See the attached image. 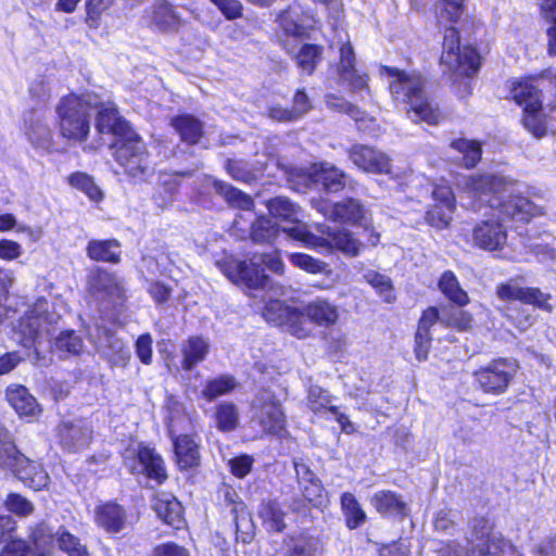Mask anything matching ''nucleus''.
<instances>
[{
    "label": "nucleus",
    "instance_id": "42",
    "mask_svg": "<svg viewBox=\"0 0 556 556\" xmlns=\"http://www.w3.org/2000/svg\"><path fill=\"white\" fill-rule=\"evenodd\" d=\"M340 502L346 527L351 530L359 528L366 521V514L356 497L350 492H344Z\"/></svg>",
    "mask_w": 556,
    "mask_h": 556
},
{
    "label": "nucleus",
    "instance_id": "18",
    "mask_svg": "<svg viewBox=\"0 0 556 556\" xmlns=\"http://www.w3.org/2000/svg\"><path fill=\"white\" fill-rule=\"evenodd\" d=\"M349 159L366 173L390 174V159L383 152L365 144H354L349 150Z\"/></svg>",
    "mask_w": 556,
    "mask_h": 556
},
{
    "label": "nucleus",
    "instance_id": "39",
    "mask_svg": "<svg viewBox=\"0 0 556 556\" xmlns=\"http://www.w3.org/2000/svg\"><path fill=\"white\" fill-rule=\"evenodd\" d=\"M277 23L287 35L302 37L306 34L302 12L298 5H291L287 10L280 12L277 17Z\"/></svg>",
    "mask_w": 556,
    "mask_h": 556
},
{
    "label": "nucleus",
    "instance_id": "29",
    "mask_svg": "<svg viewBox=\"0 0 556 556\" xmlns=\"http://www.w3.org/2000/svg\"><path fill=\"white\" fill-rule=\"evenodd\" d=\"M176 462L181 470H187L200 465V445L188 434L178 435L174 440Z\"/></svg>",
    "mask_w": 556,
    "mask_h": 556
},
{
    "label": "nucleus",
    "instance_id": "12",
    "mask_svg": "<svg viewBox=\"0 0 556 556\" xmlns=\"http://www.w3.org/2000/svg\"><path fill=\"white\" fill-rule=\"evenodd\" d=\"M124 464L132 475H143L157 483L167 479L163 458L149 446L127 448L124 453Z\"/></svg>",
    "mask_w": 556,
    "mask_h": 556
},
{
    "label": "nucleus",
    "instance_id": "4",
    "mask_svg": "<svg viewBox=\"0 0 556 556\" xmlns=\"http://www.w3.org/2000/svg\"><path fill=\"white\" fill-rule=\"evenodd\" d=\"M99 104L101 98L96 93L63 97L56 108L61 135L70 140H86L90 130L91 108Z\"/></svg>",
    "mask_w": 556,
    "mask_h": 556
},
{
    "label": "nucleus",
    "instance_id": "38",
    "mask_svg": "<svg viewBox=\"0 0 556 556\" xmlns=\"http://www.w3.org/2000/svg\"><path fill=\"white\" fill-rule=\"evenodd\" d=\"M439 289L451 302L458 306H465L469 303L467 292L460 287V283L451 270H446L439 279Z\"/></svg>",
    "mask_w": 556,
    "mask_h": 556
},
{
    "label": "nucleus",
    "instance_id": "7",
    "mask_svg": "<svg viewBox=\"0 0 556 556\" xmlns=\"http://www.w3.org/2000/svg\"><path fill=\"white\" fill-rule=\"evenodd\" d=\"M441 65L457 77L475 75L480 65V56L471 46H460L459 33L447 27L443 35Z\"/></svg>",
    "mask_w": 556,
    "mask_h": 556
},
{
    "label": "nucleus",
    "instance_id": "44",
    "mask_svg": "<svg viewBox=\"0 0 556 556\" xmlns=\"http://www.w3.org/2000/svg\"><path fill=\"white\" fill-rule=\"evenodd\" d=\"M83 349L84 341L74 330L60 332L53 343V350L59 353L60 357L78 355Z\"/></svg>",
    "mask_w": 556,
    "mask_h": 556
},
{
    "label": "nucleus",
    "instance_id": "1",
    "mask_svg": "<svg viewBox=\"0 0 556 556\" xmlns=\"http://www.w3.org/2000/svg\"><path fill=\"white\" fill-rule=\"evenodd\" d=\"M458 187L471 201L470 208L479 211L484 204L511 220L525 222L538 214L530 200L519 195L515 180L493 174L469 175L458 181Z\"/></svg>",
    "mask_w": 556,
    "mask_h": 556
},
{
    "label": "nucleus",
    "instance_id": "53",
    "mask_svg": "<svg viewBox=\"0 0 556 556\" xmlns=\"http://www.w3.org/2000/svg\"><path fill=\"white\" fill-rule=\"evenodd\" d=\"M67 180L72 187L84 192L90 200L98 202L102 199L100 188L94 184L92 177L86 173H73Z\"/></svg>",
    "mask_w": 556,
    "mask_h": 556
},
{
    "label": "nucleus",
    "instance_id": "48",
    "mask_svg": "<svg viewBox=\"0 0 556 556\" xmlns=\"http://www.w3.org/2000/svg\"><path fill=\"white\" fill-rule=\"evenodd\" d=\"M258 515L271 531L281 532L286 527L285 513L276 501L262 503Z\"/></svg>",
    "mask_w": 556,
    "mask_h": 556
},
{
    "label": "nucleus",
    "instance_id": "61",
    "mask_svg": "<svg viewBox=\"0 0 556 556\" xmlns=\"http://www.w3.org/2000/svg\"><path fill=\"white\" fill-rule=\"evenodd\" d=\"M114 0H87L86 2V23L89 27H98L100 24L101 15L105 12L112 4Z\"/></svg>",
    "mask_w": 556,
    "mask_h": 556
},
{
    "label": "nucleus",
    "instance_id": "43",
    "mask_svg": "<svg viewBox=\"0 0 556 556\" xmlns=\"http://www.w3.org/2000/svg\"><path fill=\"white\" fill-rule=\"evenodd\" d=\"M213 187L217 193L224 197V199L232 206H237L241 210H251L254 205L252 198L241 190L228 185L220 180H213Z\"/></svg>",
    "mask_w": 556,
    "mask_h": 556
},
{
    "label": "nucleus",
    "instance_id": "19",
    "mask_svg": "<svg viewBox=\"0 0 556 556\" xmlns=\"http://www.w3.org/2000/svg\"><path fill=\"white\" fill-rule=\"evenodd\" d=\"M339 43L340 60L337 65V72L341 80L345 83L353 92L368 89L367 76L358 74L355 68V54L350 40L344 41L340 38Z\"/></svg>",
    "mask_w": 556,
    "mask_h": 556
},
{
    "label": "nucleus",
    "instance_id": "36",
    "mask_svg": "<svg viewBox=\"0 0 556 556\" xmlns=\"http://www.w3.org/2000/svg\"><path fill=\"white\" fill-rule=\"evenodd\" d=\"M321 232L327 233L329 237V244L337 250L341 251L346 256H357L363 249V243L354 237V235L346 229H338L330 231V227H326Z\"/></svg>",
    "mask_w": 556,
    "mask_h": 556
},
{
    "label": "nucleus",
    "instance_id": "14",
    "mask_svg": "<svg viewBox=\"0 0 556 556\" xmlns=\"http://www.w3.org/2000/svg\"><path fill=\"white\" fill-rule=\"evenodd\" d=\"M471 545L468 556H503L509 547L504 538L493 532L486 519H475L471 536L468 540Z\"/></svg>",
    "mask_w": 556,
    "mask_h": 556
},
{
    "label": "nucleus",
    "instance_id": "5",
    "mask_svg": "<svg viewBox=\"0 0 556 556\" xmlns=\"http://www.w3.org/2000/svg\"><path fill=\"white\" fill-rule=\"evenodd\" d=\"M50 307L46 299H38L17 324L16 334L21 344L25 348L35 346L37 355V344L49 338L60 320V315Z\"/></svg>",
    "mask_w": 556,
    "mask_h": 556
},
{
    "label": "nucleus",
    "instance_id": "46",
    "mask_svg": "<svg viewBox=\"0 0 556 556\" xmlns=\"http://www.w3.org/2000/svg\"><path fill=\"white\" fill-rule=\"evenodd\" d=\"M307 406L314 414L325 415L337 413V406L332 405V396L318 386H312L306 396Z\"/></svg>",
    "mask_w": 556,
    "mask_h": 556
},
{
    "label": "nucleus",
    "instance_id": "26",
    "mask_svg": "<svg viewBox=\"0 0 556 556\" xmlns=\"http://www.w3.org/2000/svg\"><path fill=\"white\" fill-rule=\"evenodd\" d=\"M370 504L378 514L384 517L404 518L408 515V508L403 497L391 490L376 492L370 498Z\"/></svg>",
    "mask_w": 556,
    "mask_h": 556
},
{
    "label": "nucleus",
    "instance_id": "34",
    "mask_svg": "<svg viewBox=\"0 0 556 556\" xmlns=\"http://www.w3.org/2000/svg\"><path fill=\"white\" fill-rule=\"evenodd\" d=\"M87 255L97 262L117 264L121 261V244L115 239L91 240L87 245Z\"/></svg>",
    "mask_w": 556,
    "mask_h": 556
},
{
    "label": "nucleus",
    "instance_id": "32",
    "mask_svg": "<svg viewBox=\"0 0 556 556\" xmlns=\"http://www.w3.org/2000/svg\"><path fill=\"white\" fill-rule=\"evenodd\" d=\"M313 176L315 181L320 184L327 192H338L345 186L344 173L329 163L315 165Z\"/></svg>",
    "mask_w": 556,
    "mask_h": 556
},
{
    "label": "nucleus",
    "instance_id": "63",
    "mask_svg": "<svg viewBox=\"0 0 556 556\" xmlns=\"http://www.w3.org/2000/svg\"><path fill=\"white\" fill-rule=\"evenodd\" d=\"M552 296L549 293H544L539 288H526L523 296V304H532L543 311L552 312L553 306L549 303Z\"/></svg>",
    "mask_w": 556,
    "mask_h": 556
},
{
    "label": "nucleus",
    "instance_id": "30",
    "mask_svg": "<svg viewBox=\"0 0 556 556\" xmlns=\"http://www.w3.org/2000/svg\"><path fill=\"white\" fill-rule=\"evenodd\" d=\"M126 520L125 509L116 503H105L96 510V522L111 533L121 532L126 526Z\"/></svg>",
    "mask_w": 556,
    "mask_h": 556
},
{
    "label": "nucleus",
    "instance_id": "20",
    "mask_svg": "<svg viewBox=\"0 0 556 556\" xmlns=\"http://www.w3.org/2000/svg\"><path fill=\"white\" fill-rule=\"evenodd\" d=\"M434 204L427 212V222L439 229L447 227L455 210V197L447 186H437L432 191Z\"/></svg>",
    "mask_w": 556,
    "mask_h": 556
},
{
    "label": "nucleus",
    "instance_id": "58",
    "mask_svg": "<svg viewBox=\"0 0 556 556\" xmlns=\"http://www.w3.org/2000/svg\"><path fill=\"white\" fill-rule=\"evenodd\" d=\"M232 513L235 514L233 521L238 539L243 543H250L253 539V523L250 515L243 508L239 511L237 507L232 509Z\"/></svg>",
    "mask_w": 556,
    "mask_h": 556
},
{
    "label": "nucleus",
    "instance_id": "57",
    "mask_svg": "<svg viewBox=\"0 0 556 556\" xmlns=\"http://www.w3.org/2000/svg\"><path fill=\"white\" fill-rule=\"evenodd\" d=\"M290 262L295 267L309 274H321L326 271L327 264L304 253H292L289 255Z\"/></svg>",
    "mask_w": 556,
    "mask_h": 556
},
{
    "label": "nucleus",
    "instance_id": "17",
    "mask_svg": "<svg viewBox=\"0 0 556 556\" xmlns=\"http://www.w3.org/2000/svg\"><path fill=\"white\" fill-rule=\"evenodd\" d=\"M316 208L328 219L348 225H361L365 218V207L355 199L348 198L337 203L319 202Z\"/></svg>",
    "mask_w": 556,
    "mask_h": 556
},
{
    "label": "nucleus",
    "instance_id": "21",
    "mask_svg": "<svg viewBox=\"0 0 556 556\" xmlns=\"http://www.w3.org/2000/svg\"><path fill=\"white\" fill-rule=\"evenodd\" d=\"M96 345L113 366L125 367L130 359L129 349L111 329L99 326Z\"/></svg>",
    "mask_w": 556,
    "mask_h": 556
},
{
    "label": "nucleus",
    "instance_id": "28",
    "mask_svg": "<svg viewBox=\"0 0 556 556\" xmlns=\"http://www.w3.org/2000/svg\"><path fill=\"white\" fill-rule=\"evenodd\" d=\"M170 126L175 129L182 142L191 146L197 144L204 134V123L189 113H182L172 117Z\"/></svg>",
    "mask_w": 556,
    "mask_h": 556
},
{
    "label": "nucleus",
    "instance_id": "62",
    "mask_svg": "<svg viewBox=\"0 0 556 556\" xmlns=\"http://www.w3.org/2000/svg\"><path fill=\"white\" fill-rule=\"evenodd\" d=\"M5 507L11 513L18 516H28L34 511V505L26 497L16 494L10 493L5 500Z\"/></svg>",
    "mask_w": 556,
    "mask_h": 556
},
{
    "label": "nucleus",
    "instance_id": "33",
    "mask_svg": "<svg viewBox=\"0 0 556 556\" xmlns=\"http://www.w3.org/2000/svg\"><path fill=\"white\" fill-rule=\"evenodd\" d=\"M319 549L318 539L301 533L285 539L282 553L285 556H316Z\"/></svg>",
    "mask_w": 556,
    "mask_h": 556
},
{
    "label": "nucleus",
    "instance_id": "9",
    "mask_svg": "<svg viewBox=\"0 0 556 556\" xmlns=\"http://www.w3.org/2000/svg\"><path fill=\"white\" fill-rule=\"evenodd\" d=\"M267 208L273 217L293 224V226L286 227L282 230L294 240H299L309 248L325 245L326 239L308 231L307 226L302 223L303 212L301 207L288 198L276 197L268 200Z\"/></svg>",
    "mask_w": 556,
    "mask_h": 556
},
{
    "label": "nucleus",
    "instance_id": "3",
    "mask_svg": "<svg viewBox=\"0 0 556 556\" xmlns=\"http://www.w3.org/2000/svg\"><path fill=\"white\" fill-rule=\"evenodd\" d=\"M216 265L231 281L243 283L252 289L265 288L267 286L268 276L264 273L262 265L277 274L282 273L285 268L276 251L254 254L249 262L226 258L216 262Z\"/></svg>",
    "mask_w": 556,
    "mask_h": 556
},
{
    "label": "nucleus",
    "instance_id": "40",
    "mask_svg": "<svg viewBox=\"0 0 556 556\" xmlns=\"http://www.w3.org/2000/svg\"><path fill=\"white\" fill-rule=\"evenodd\" d=\"M238 382L233 376L222 375L205 382L201 394L202 396L212 402L215 399L231 393L237 387Z\"/></svg>",
    "mask_w": 556,
    "mask_h": 556
},
{
    "label": "nucleus",
    "instance_id": "10",
    "mask_svg": "<svg viewBox=\"0 0 556 556\" xmlns=\"http://www.w3.org/2000/svg\"><path fill=\"white\" fill-rule=\"evenodd\" d=\"M515 102L523 108L522 123L534 137L542 138L546 135L547 127L545 116L542 113L541 94L538 88L530 81H518L510 91Z\"/></svg>",
    "mask_w": 556,
    "mask_h": 556
},
{
    "label": "nucleus",
    "instance_id": "54",
    "mask_svg": "<svg viewBox=\"0 0 556 556\" xmlns=\"http://www.w3.org/2000/svg\"><path fill=\"white\" fill-rule=\"evenodd\" d=\"M225 168L232 179L240 182L251 184L257 177V169L243 160H228Z\"/></svg>",
    "mask_w": 556,
    "mask_h": 556
},
{
    "label": "nucleus",
    "instance_id": "64",
    "mask_svg": "<svg viewBox=\"0 0 556 556\" xmlns=\"http://www.w3.org/2000/svg\"><path fill=\"white\" fill-rule=\"evenodd\" d=\"M150 556H190V553L177 543L167 542L156 545Z\"/></svg>",
    "mask_w": 556,
    "mask_h": 556
},
{
    "label": "nucleus",
    "instance_id": "31",
    "mask_svg": "<svg viewBox=\"0 0 556 556\" xmlns=\"http://www.w3.org/2000/svg\"><path fill=\"white\" fill-rule=\"evenodd\" d=\"M208 350L210 344L204 338L198 336L190 337L181 345L182 368L188 371L193 369L206 358Z\"/></svg>",
    "mask_w": 556,
    "mask_h": 556
},
{
    "label": "nucleus",
    "instance_id": "24",
    "mask_svg": "<svg viewBox=\"0 0 556 556\" xmlns=\"http://www.w3.org/2000/svg\"><path fill=\"white\" fill-rule=\"evenodd\" d=\"M152 509L157 518L168 526L180 529L184 525L182 506L170 493H156L152 500Z\"/></svg>",
    "mask_w": 556,
    "mask_h": 556
},
{
    "label": "nucleus",
    "instance_id": "50",
    "mask_svg": "<svg viewBox=\"0 0 556 556\" xmlns=\"http://www.w3.org/2000/svg\"><path fill=\"white\" fill-rule=\"evenodd\" d=\"M279 228L269 217L255 219L250 229V238L256 243H270L278 235Z\"/></svg>",
    "mask_w": 556,
    "mask_h": 556
},
{
    "label": "nucleus",
    "instance_id": "8",
    "mask_svg": "<svg viewBox=\"0 0 556 556\" xmlns=\"http://www.w3.org/2000/svg\"><path fill=\"white\" fill-rule=\"evenodd\" d=\"M115 148V160L128 176L141 180L153 174L147 147L136 131H128L126 137L118 138Z\"/></svg>",
    "mask_w": 556,
    "mask_h": 556
},
{
    "label": "nucleus",
    "instance_id": "16",
    "mask_svg": "<svg viewBox=\"0 0 556 556\" xmlns=\"http://www.w3.org/2000/svg\"><path fill=\"white\" fill-rule=\"evenodd\" d=\"M473 244L485 251L502 250L507 243V231L495 214L482 219L472 228Z\"/></svg>",
    "mask_w": 556,
    "mask_h": 556
},
{
    "label": "nucleus",
    "instance_id": "13",
    "mask_svg": "<svg viewBox=\"0 0 556 556\" xmlns=\"http://www.w3.org/2000/svg\"><path fill=\"white\" fill-rule=\"evenodd\" d=\"M517 369L518 366L515 361L498 358L477 370L475 378L483 392L501 394L509 386Z\"/></svg>",
    "mask_w": 556,
    "mask_h": 556
},
{
    "label": "nucleus",
    "instance_id": "22",
    "mask_svg": "<svg viewBox=\"0 0 556 556\" xmlns=\"http://www.w3.org/2000/svg\"><path fill=\"white\" fill-rule=\"evenodd\" d=\"M58 437L63 448L76 452L89 445L92 429L85 420L64 421L58 427Z\"/></svg>",
    "mask_w": 556,
    "mask_h": 556
},
{
    "label": "nucleus",
    "instance_id": "59",
    "mask_svg": "<svg viewBox=\"0 0 556 556\" xmlns=\"http://www.w3.org/2000/svg\"><path fill=\"white\" fill-rule=\"evenodd\" d=\"M301 490L304 500L313 506L319 507L325 504V489L319 479L302 484Z\"/></svg>",
    "mask_w": 556,
    "mask_h": 556
},
{
    "label": "nucleus",
    "instance_id": "23",
    "mask_svg": "<svg viewBox=\"0 0 556 556\" xmlns=\"http://www.w3.org/2000/svg\"><path fill=\"white\" fill-rule=\"evenodd\" d=\"M98 111L96 127L101 134H114L119 138L126 137L128 131H134L129 124L118 116L116 106L112 102H104L98 108H91V111Z\"/></svg>",
    "mask_w": 556,
    "mask_h": 556
},
{
    "label": "nucleus",
    "instance_id": "15",
    "mask_svg": "<svg viewBox=\"0 0 556 556\" xmlns=\"http://www.w3.org/2000/svg\"><path fill=\"white\" fill-rule=\"evenodd\" d=\"M263 314L268 321L286 324L290 333L299 339L307 338L311 334L312 329L306 321L305 312L301 313L286 306L281 301L268 302Z\"/></svg>",
    "mask_w": 556,
    "mask_h": 556
},
{
    "label": "nucleus",
    "instance_id": "41",
    "mask_svg": "<svg viewBox=\"0 0 556 556\" xmlns=\"http://www.w3.org/2000/svg\"><path fill=\"white\" fill-rule=\"evenodd\" d=\"M323 52L321 46L305 43L294 54V60L302 73L312 75L323 59Z\"/></svg>",
    "mask_w": 556,
    "mask_h": 556
},
{
    "label": "nucleus",
    "instance_id": "35",
    "mask_svg": "<svg viewBox=\"0 0 556 556\" xmlns=\"http://www.w3.org/2000/svg\"><path fill=\"white\" fill-rule=\"evenodd\" d=\"M7 399L10 405L20 415L34 416L39 412V405L36 399L23 386L8 388Z\"/></svg>",
    "mask_w": 556,
    "mask_h": 556
},
{
    "label": "nucleus",
    "instance_id": "45",
    "mask_svg": "<svg viewBox=\"0 0 556 556\" xmlns=\"http://www.w3.org/2000/svg\"><path fill=\"white\" fill-rule=\"evenodd\" d=\"M215 424L223 432L233 431L239 425V410L233 403L223 402L215 407Z\"/></svg>",
    "mask_w": 556,
    "mask_h": 556
},
{
    "label": "nucleus",
    "instance_id": "52",
    "mask_svg": "<svg viewBox=\"0 0 556 556\" xmlns=\"http://www.w3.org/2000/svg\"><path fill=\"white\" fill-rule=\"evenodd\" d=\"M451 148L463 154L464 164L467 168L475 167L481 159L480 143L468 139H457L451 142Z\"/></svg>",
    "mask_w": 556,
    "mask_h": 556
},
{
    "label": "nucleus",
    "instance_id": "6",
    "mask_svg": "<svg viewBox=\"0 0 556 556\" xmlns=\"http://www.w3.org/2000/svg\"><path fill=\"white\" fill-rule=\"evenodd\" d=\"M0 468L11 471L26 486L40 491L50 483V477L43 466L26 457L14 444H0Z\"/></svg>",
    "mask_w": 556,
    "mask_h": 556
},
{
    "label": "nucleus",
    "instance_id": "51",
    "mask_svg": "<svg viewBox=\"0 0 556 556\" xmlns=\"http://www.w3.org/2000/svg\"><path fill=\"white\" fill-rule=\"evenodd\" d=\"M364 279L369 283L384 302L395 301V292L390 277L375 270H369L364 275Z\"/></svg>",
    "mask_w": 556,
    "mask_h": 556
},
{
    "label": "nucleus",
    "instance_id": "27",
    "mask_svg": "<svg viewBox=\"0 0 556 556\" xmlns=\"http://www.w3.org/2000/svg\"><path fill=\"white\" fill-rule=\"evenodd\" d=\"M305 316L311 323L329 328L340 318L339 307L327 299L317 298L304 307Z\"/></svg>",
    "mask_w": 556,
    "mask_h": 556
},
{
    "label": "nucleus",
    "instance_id": "49",
    "mask_svg": "<svg viewBox=\"0 0 556 556\" xmlns=\"http://www.w3.org/2000/svg\"><path fill=\"white\" fill-rule=\"evenodd\" d=\"M56 545L68 556H90L87 546L64 527L58 528Z\"/></svg>",
    "mask_w": 556,
    "mask_h": 556
},
{
    "label": "nucleus",
    "instance_id": "2",
    "mask_svg": "<svg viewBox=\"0 0 556 556\" xmlns=\"http://www.w3.org/2000/svg\"><path fill=\"white\" fill-rule=\"evenodd\" d=\"M393 80L390 92L395 102L405 104L407 115L414 122L424 121L435 125L441 119L438 105L427 96L426 79L416 72H404L396 68L387 70Z\"/></svg>",
    "mask_w": 556,
    "mask_h": 556
},
{
    "label": "nucleus",
    "instance_id": "56",
    "mask_svg": "<svg viewBox=\"0 0 556 556\" xmlns=\"http://www.w3.org/2000/svg\"><path fill=\"white\" fill-rule=\"evenodd\" d=\"M437 10L441 23H456L465 12L464 0H439Z\"/></svg>",
    "mask_w": 556,
    "mask_h": 556
},
{
    "label": "nucleus",
    "instance_id": "25",
    "mask_svg": "<svg viewBox=\"0 0 556 556\" xmlns=\"http://www.w3.org/2000/svg\"><path fill=\"white\" fill-rule=\"evenodd\" d=\"M90 290L99 300L122 301L125 289L122 280L106 270H98L90 279Z\"/></svg>",
    "mask_w": 556,
    "mask_h": 556
},
{
    "label": "nucleus",
    "instance_id": "37",
    "mask_svg": "<svg viewBox=\"0 0 556 556\" xmlns=\"http://www.w3.org/2000/svg\"><path fill=\"white\" fill-rule=\"evenodd\" d=\"M151 21L161 31H176L180 24V16L167 2H161L153 7Z\"/></svg>",
    "mask_w": 556,
    "mask_h": 556
},
{
    "label": "nucleus",
    "instance_id": "55",
    "mask_svg": "<svg viewBox=\"0 0 556 556\" xmlns=\"http://www.w3.org/2000/svg\"><path fill=\"white\" fill-rule=\"evenodd\" d=\"M26 135L30 143L37 148L48 149L51 146V130L39 119L29 123Z\"/></svg>",
    "mask_w": 556,
    "mask_h": 556
},
{
    "label": "nucleus",
    "instance_id": "60",
    "mask_svg": "<svg viewBox=\"0 0 556 556\" xmlns=\"http://www.w3.org/2000/svg\"><path fill=\"white\" fill-rule=\"evenodd\" d=\"M472 317L468 312L460 309H451L442 314L441 324L456 328L460 331L468 330L471 327Z\"/></svg>",
    "mask_w": 556,
    "mask_h": 556
},
{
    "label": "nucleus",
    "instance_id": "11",
    "mask_svg": "<svg viewBox=\"0 0 556 556\" xmlns=\"http://www.w3.org/2000/svg\"><path fill=\"white\" fill-rule=\"evenodd\" d=\"M252 419L264 433L281 435L286 430V415L281 403L270 390H261L252 402Z\"/></svg>",
    "mask_w": 556,
    "mask_h": 556
},
{
    "label": "nucleus",
    "instance_id": "47",
    "mask_svg": "<svg viewBox=\"0 0 556 556\" xmlns=\"http://www.w3.org/2000/svg\"><path fill=\"white\" fill-rule=\"evenodd\" d=\"M58 529L52 531L48 526L40 525L31 533V542L40 556H50L56 545Z\"/></svg>",
    "mask_w": 556,
    "mask_h": 556
}]
</instances>
